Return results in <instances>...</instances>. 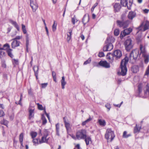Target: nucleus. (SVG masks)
Masks as SVG:
<instances>
[{
    "mask_svg": "<svg viewBox=\"0 0 149 149\" xmlns=\"http://www.w3.org/2000/svg\"><path fill=\"white\" fill-rule=\"evenodd\" d=\"M22 29L23 33L24 34L26 33H27V31H26V29L25 26L23 24H22Z\"/></svg>",
    "mask_w": 149,
    "mask_h": 149,
    "instance_id": "40",
    "label": "nucleus"
},
{
    "mask_svg": "<svg viewBox=\"0 0 149 149\" xmlns=\"http://www.w3.org/2000/svg\"><path fill=\"white\" fill-rule=\"evenodd\" d=\"M63 119L64 122L65 124L66 123H68L67 122V118L66 117H64L63 118Z\"/></svg>",
    "mask_w": 149,
    "mask_h": 149,
    "instance_id": "62",
    "label": "nucleus"
},
{
    "mask_svg": "<svg viewBox=\"0 0 149 149\" xmlns=\"http://www.w3.org/2000/svg\"><path fill=\"white\" fill-rule=\"evenodd\" d=\"M5 55L4 52L2 51H0V58L2 57Z\"/></svg>",
    "mask_w": 149,
    "mask_h": 149,
    "instance_id": "48",
    "label": "nucleus"
},
{
    "mask_svg": "<svg viewBox=\"0 0 149 149\" xmlns=\"http://www.w3.org/2000/svg\"><path fill=\"white\" fill-rule=\"evenodd\" d=\"M29 44V39L28 37V35H27L26 36V47H27H27H28V46Z\"/></svg>",
    "mask_w": 149,
    "mask_h": 149,
    "instance_id": "45",
    "label": "nucleus"
},
{
    "mask_svg": "<svg viewBox=\"0 0 149 149\" xmlns=\"http://www.w3.org/2000/svg\"><path fill=\"white\" fill-rule=\"evenodd\" d=\"M120 33L119 30L118 29H115L114 31V33L115 36H118Z\"/></svg>",
    "mask_w": 149,
    "mask_h": 149,
    "instance_id": "42",
    "label": "nucleus"
},
{
    "mask_svg": "<svg viewBox=\"0 0 149 149\" xmlns=\"http://www.w3.org/2000/svg\"><path fill=\"white\" fill-rule=\"evenodd\" d=\"M10 22L13 25L15 26V27L18 31L19 30V27L18 25L15 22L11 20H10Z\"/></svg>",
    "mask_w": 149,
    "mask_h": 149,
    "instance_id": "23",
    "label": "nucleus"
},
{
    "mask_svg": "<svg viewBox=\"0 0 149 149\" xmlns=\"http://www.w3.org/2000/svg\"><path fill=\"white\" fill-rule=\"evenodd\" d=\"M44 132L43 136L42 137L40 140H39V143L40 144L44 143H47L48 142L49 139L47 138L49 135L48 131L47 130H45Z\"/></svg>",
    "mask_w": 149,
    "mask_h": 149,
    "instance_id": "7",
    "label": "nucleus"
},
{
    "mask_svg": "<svg viewBox=\"0 0 149 149\" xmlns=\"http://www.w3.org/2000/svg\"><path fill=\"white\" fill-rule=\"evenodd\" d=\"M33 141L34 145L40 144L39 143V139H33Z\"/></svg>",
    "mask_w": 149,
    "mask_h": 149,
    "instance_id": "38",
    "label": "nucleus"
},
{
    "mask_svg": "<svg viewBox=\"0 0 149 149\" xmlns=\"http://www.w3.org/2000/svg\"><path fill=\"white\" fill-rule=\"evenodd\" d=\"M85 18H87L88 19H89V15L88 14H85L84 16L82 19H85Z\"/></svg>",
    "mask_w": 149,
    "mask_h": 149,
    "instance_id": "57",
    "label": "nucleus"
},
{
    "mask_svg": "<svg viewBox=\"0 0 149 149\" xmlns=\"http://www.w3.org/2000/svg\"><path fill=\"white\" fill-rule=\"evenodd\" d=\"M131 70L133 72L135 73L138 71V68L136 66H133L132 67Z\"/></svg>",
    "mask_w": 149,
    "mask_h": 149,
    "instance_id": "30",
    "label": "nucleus"
},
{
    "mask_svg": "<svg viewBox=\"0 0 149 149\" xmlns=\"http://www.w3.org/2000/svg\"><path fill=\"white\" fill-rule=\"evenodd\" d=\"M130 3V6L129 7L128 6H127V7L128 8V9L129 10H130L131 8V6L132 5V3L131 2V1H129Z\"/></svg>",
    "mask_w": 149,
    "mask_h": 149,
    "instance_id": "60",
    "label": "nucleus"
},
{
    "mask_svg": "<svg viewBox=\"0 0 149 149\" xmlns=\"http://www.w3.org/2000/svg\"><path fill=\"white\" fill-rule=\"evenodd\" d=\"M82 22L84 25H85L86 23L89 21V19H82Z\"/></svg>",
    "mask_w": 149,
    "mask_h": 149,
    "instance_id": "52",
    "label": "nucleus"
},
{
    "mask_svg": "<svg viewBox=\"0 0 149 149\" xmlns=\"http://www.w3.org/2000/svg\"><path fill=\"white\" fill-rule=\"evenodd\" d=\"M12 51L13 50L10 49H8L7 50V52L8 56L12 58L13 56V55L12 53Z\"/></svg>",
    "mask_w": 149,
    "mask_h": 149,
    "instance_id": "24",
    "label": "nucleus"
},
{
    "mask_svg": "<svg viewBox=\"0 0 149 149\" xmlns=\"http://www.w3.org/2000/svg\"><path fill=\"white\" fill-rule=\"evenodd\" d=\"M78 21L77 19H72V22L73 24H74L75 22H77Z\"/></svg>",
    "mask_w": 149,
    "mask_h": 149,
    "instance_id": "58",
    "label": "nucleus"
},
{
    "mask_svg": "<svg viewBox=\"0 0 149 149\" xmlns=\"http://www.w3.org/2000/svg\"><path fill=\"white\" fill-rule=\"evenodd\" d=\"M97 3H95L94 4L93 6L92 7L91 9V11L92 12H93V11L95 8L97 6Z\"/></svg>",
    "mask_w": 149,
    "mask_h": 149,
    "instance_id": "50",
    "label": "nucleus"
},
{
    "mask_svg": "<svg viewBox=\"0 0 149 149\" xmlns=\"http://www.w3.org/2000/svg\"><path fill=\"white\" fill-rule=\"evenodd\" d=\"M117 22L118 25L120 27H123L124 28L127 27L129 24V21L128 20L126 21H124L123 20L121 21L118 20Z\"/></svg>",
    "mask_w": 149,
    "mask_h": 149,
    "instance_id": "9",
    "label": "nucleus"
},
{
    "mask_svg": "<svg viewBox=\"0 0 149 149\" xmlns=\"http://www.w3.org/2000/svg\"><path fill=\"white\" fill-rule=\"evenodd\" d=\"M61 84L62 88V89H64L65 88V86L66 84V82L65 81V77L63 76L62 77V79L61 80Z\"/></svg>",
    "mask_w": 149,
    "mask_h": 149,
    "instance_id": "19",
    "label": "nucleus"
},
{
    "mask_svg": "<svg viewBox=\"0 0 149 149\" xmlns=\"http://www.w3.org/2000/svg\"><path fill=\"white\" fill-rule=\"evenodd\" d=\"M113 8L115 12H117L120 10L121 6L119 3H115L113 6Z\"/></svg>",
    "mask_w": 149,
    "mask_h": 149,
    "instance_id": "13",
    "label": "nucleus"
},
{
    "mask_svg": "<svg viewBox=\"0 0 149 149\" xmlns=\"http://www.w3.org/2000/svg\"><path fill=\"white\" fill-rule=\"evenodd\" d=\"M114 41V38L112 37H108L106 41V45L103 48V50L104 52L110 51L113 48V46L112 44V42Z\"/></svg>",
    "mask_w": 149,
    "mask_h": 149,
    "instance_id": "2",
    "label": "nucleus"
},
{
    "mask_svg": "<svg viewBox=\"0 0 149 149\" xmlns=\"http://www.w3.org/2000/svg\"><path fill=\"white\" fill-rule=\"evenodd\" d=\"M140 49L141 51V53L143 55L147 54L145 47H143L141 44L140 45Z\"/></svg>",
    "mask_w": 149,
    "mask_h": 149,
    "instance_id": "16",
    "label": "nucleus"
},
{
    "mask_svg": "<svg viewBox=\"0 0 149 149\" xmlns=\"http://www.w3.org/2000/svg\"><path fill=\"white\" fill-rule=\"evenodd\" d=\"M132 29L130 28L125 29L120 33V36L121 39H122L124 37L129 34L132 31Z\"/></svg>",
    "mask_w": 149,
    "mask_h": 149,
    "instance_id": "8",
    "label": "nucleus"
},
{
    "mask_svg": "<svg viewBox=\"0 0 149 149\" xmlns=\"http://www.w3.org/2000/svg\"><path fill=\"white\" fill-rule=\"evenodd\" d=\"M141 128L137 126V125L136 124V126L134 127V133H135L139 132L140 131Z\"/></svg>",
    "mask_w": 149,
    "mask_h": 149,
    "instance_id": "31",
    "label": "nucleus"
},
{
    "mask_svg": "<svg viewBox=\"0 0 149 149\" xmlns=\"http://www.w3.org/2000/svg\"><path fill=\"white\" fill-rule=\"evenodd\" d=\"M127 132L126 131H124L123 132V137L124 138H127L128 137L131 136L130 134H129L128 135L127 134Z\"/></svg>",
    "mask_w": 149,
    "mask_h": 149,
    "instance_id": "41",
    "label": "nucleus"
},
{
    "mask_svg": "<svg viewBox=\"0 0 149 149\" xmlns=\"http://www.w3.org/2000/svg\"><path fill=\"white\" fill-rule=\"evenodd\" d=\"M136 15V13L133 11L130 12L128 15V19H133Z\"/></svg>",
    "mask_w": 149,
    "mask_h": 149,
    "instance_id": "17",
    "label": "nucleus"
},
{
    "mask_svg": "<svg viewBox=\"0 0 149 149\" xmlns=\"http://www.w3.org/2000/svg\"><path fill=\"white\" fill-rule=\"evenodd\" d=\"M143 86L142 84H140L138 86V95L139 97H141V94L142 92Z\"/></svg>",
    "mask_w": 149,
    "mask_h": 149,
    "instance_id": "15",
    "label": "nucleus"
},
{
    "mask_svg": "<svg viewBox=\"0 0 149 149\" xmlns=\"http://www.w3.org/2000/svg\"><path fill=\"white\" fill-rule=\"evenodd\" d=\"M91 61V59L90 58H89L88 60H87L86 61L84 62V65H86L88 63H90Z\"/></svg>",
    "mask_w": 149,
    "mask_h": 149,
    "instance_id": "49",
    "label": "nucleus"
},
{
    "mask_svg": "<svg viewBox=\"0 0 149 149\" xmlns=\"http://www.w3.org/2000/svg\"><path fill=\"white\" fill-rule=\"evenodd\" d=\"M0 108L2 109H4V107L3 104H0Z\"/></svg>",
    "mask_w": 149,
    "mask_h": 149,
    "instance_id": "63",
    "label": "nucleus"
},
{
    "mask_svg": "<svg viewBox=\"0 0 149 149\" xmlns=\"http://www.w3.org/2000/svg\"><path fill=\"white\" fill-rule=\"evenodd\" d=\"M149 29V21L146 20L141 23L139 26L135 28V29L139 31H144Z\"/></svg>",
    "mask_w": 149,
    "mask_h": 149,
    "instance_id": "3",
    "label": "nucleus"
},
{
    "mask_svg": "<svg viewBox=\"0 0 149 149\" xmlns=\"http://www.w3.org/2000/svg\"><path fill=\"white\" fill-rule=\"evenodd\" d=\"M72 34V30L70 29L68 32L67 33V40L68 42H69L71 38V36Z\"/></svg>",
    "mask_w": 149,
    "mask_h": 149,
    "instance_id": "18",
    "label": "nucleus"
},
{
    "mask_svg": "<svg viewBox=\"0 0 149 149\" xmlns=\"http://www.w3.org/2000/svg\"><path fill=\"white\" fill-rule=\"evenodd\" d=\"M10 46L8 44L6 43L3 46V47L0 48V50L6 49H9Z\"/></svg>",
    "mask_w": 149,
    "mask_h": 149,
    "instance_id": "35",
    "label": "nucleus"
},
{
    "mask_svg": "<svg viewBox=\"0 0 149 149\" xmlns=\"http://www.w3.org/2000/svg\"><path fill=\"white\" fill-rule=\"evenodd\" d=\"M98 122L101 126H104L106 125V122L105 120L101 119H99Z\"/></svg>",
    "mask_w": 149,
    "mask_h": 149,
    "instance_id": "26",
    "label": "nucleus"
},
{
    "mask_svg": "<svg viewBox=\"0 0 149 149\" xmlns=\"http://www.w3.org/2000/svg\"><path fill=\"white\" fill-rule=\"evenodd\" d=\"M34 109H30L29 111V119H31L34 116Z\"/></svg>",
    "mask_w": 149,
    "mask_h": 149,
    "instance_id": "20",
    "label": "nucleus"
},
{
    "mask_svg": "<svg viewBox=\"0 0 149 149\" xmlns=\"http://www.w3.org/2000/svg\"><path fill=\"white\" fill-rule=\"evenodd\" d=\"M148 93L149 95V84H147L146 86V91H145L144 93L145 94Z\"/></svg>",
    "mask_w": 149,
    "mask_h": 149,
    "instance_id": "44",
    "label": "nucleus"
},
{
    "mask_svg": "<svg viewBox=\"0 0 149 149\" xmlns=\"http://www.w3.org/2000/svg\"><path fill=\"white\" fill-rule=\"evenodd\" d=\"M105 107H107V108L109 109V110H110V106L109 104H106L105 105Z\"/></svg>",
    "mask_w": 149,
    "mask_h": 149,
    "instance_id": "64",
    "label": "nucleus"
},
{
    "mask_svg": "<svg viewBox=\"0 0 149 149\" xmlns=\"http://www.w3.org/2000/svg\"><path fill=\"white\" fill-rule=\"evenodd\" d=\"M107 57L108 59L111 60L112 61L113 60V58L114 57L113 56V54H111L110 53L107 54Z\"/></svg>",
    "mask_w": 149,
    "mask_h": 149,
    "instance_id": "36",
    "label": "nucleus"
},
{
    "mask_svg": "<svg viewBox=\"0 0 149 149\" xmlns=\"http://www.w3.org/2000/svg\"><path fill=\"white\" fill-rule=\"evenodd\" d=\"M33 69L35 72V75L37 79V72H38V66H35L34 67Z\"/></svg>",
    "mask_w": 149,
    "mask_h": 149,
    "instance_id": "33",
    "label": "nucleus"
},
{
    "mask_svg": "<svg viewBox=\"0 0 149 149\" xmlns=\"http://www.w3.org/2000/svg\"><path fill=\"white\" fill-rule=\"evenodd\" d=\"M12 63L14 66L18 64V59H13L12 60Z\"/></svg>",
    "mask_w": 149,
    "mask_h": 149,
    "instance_id": "39",
    "label": "nucleus"
},
{
    "mask_svg": "<svg viewBox=\"0 0 149 149\" xmlns=\"http://www.w3.org/2000/svg\"><path fill=\"white\" fill-rule=\"evenodd\" d=\"M13 41L11 43V46L12 48H14L16 47L19 46L20 42L16 40H13Z\"/></svg>",
    "mask_w": 149,
    "mask_h": 149,
    "instance_id": "14",
    "label": "nucleus"
},
{
    "mask_svg": "<svg viewBox=\"0 0 149 149\" xmlns=\"http://www.w3.org/2000/svg\"><path fill=\"white\" fill-rule=\"evenodd\" d=\"M37 104L38 105V108L39 109L41 110H43V107L42 105L38 103Z\"/></svg>",
    "mask_w": 149,
    "mask_h": 149,
    "instance_id": "46",
    "label": "nucleus"
},
{
    "mask_svg": "<svg viewBox=\"0 0 149 149\" xmlns=\"http://www.w3.org/2000/svg\"><path fill=\"white\" fill-rule=\"evenodd\" d=\"M21 38H22L21 36H16V37L15 38L13 39V40H17V39L19 40V39H20Z\"/></svg>",
    "mask_w": 149,
    "mask_h": 149,
    "instance_id": "59",
    "label": "nucleus"
},
{
    "mask_svg": "<svg viewBox=\"0 0 149 149\" xmlns=\"http://www.w3.org/2000/svg\"><path fill=\"white\" fill-rule=\"evenodd\" d=\"M47 83H42L41 84L42 88H45L47 85Z\"/></svg>",
    "mask_w": 149,
    "mask_h": 149,
    "instance_id": "54",
    "label": "nucleus"
},
{
    "mask_svg": "<svg viewBox=\"0 0 149 149\" xmlns=\"http://www.w3.org/2000/svg\"><path fill=\"white\" fill-rule=\"evenodd\" d=\"M99 65L106 68H108L110 67L109 64L106 61H100L99 63Z\"/></svg>",
    "mask_w": 149,
    "mask_h": 149,
    "instance_id": "12",
    "label": "nucleus"
},
{
    "mask_svg": "<svg viewBox=\"0 0 149 149\" xmlns=\"http://www.w3.org/2000/svg\"><path fill=\"white\" fill-rule=\"evenodd\" d=\"M4 115V113L3 111L0 110V117H2Z\"/></svg>",
    "mask_w": 149,
    "mask_h": 149,
    "instance_id": "56",
    "label": "nucleus"
},
{
    "mask_svg": "<svg viewBox=\"0 0 149 149\" xmlns=\"http://www.w3.org/2000/svg\"><path fill=\"white\" fill-rule=\"evenodd\" d=\"M149 11V10L146 9H145L143 10V12L145 13H148Z\"/></svg>",
    "mask_w": 149,
    "mask_h": 149,
    "instance_id": "61",
    "label": "nucleus"
},
{
    "mask_svg": "<svg viewBox=\"0 0 149 149\" xmlns=\"http://www.w3.org/2000/svg\"><path fill=\"white\" fill-rule=\"evenodd\" d=\"M85 141L86 142V145H88L89 144V142L91 141V139L90 137L86 135V137L84 139Z\"/></svg>",
    "mask_w": 149,
    "mask_h": 149,
    "instance_id": "21",
    "label": "nucleus"
},
{
    "mask_svg": "<svg viewBox=\"0 0 149 149\" xmlns=\"http://www.w3.org/2000/svg\"><path fill=\"white\" fill-rule=\"evenodd\" d=\"M139 54V50L137 49L132 50L130 53L129 58L125 57L123 59L120 63V70L118 72V74L120 75L124 76L126 75L127 71L126 65L129 60H136Z\"/></svg>",
    "mask_w": 149,
    "mask_h": 149,
    "instance_id": "1",
    "label": "nucleus"
},
{
    "mask_svg": "<svg viewBox=\"0 0 149 149\" xmlns=\"http://www.w3.org/2000/svg\"><path fill=\"white\" fill-rule=\"evenodd\" d=\"M65 126L66 129L67 131L69 130L70 129V124L68 123L65 124Z\"/></svg>",
    "mask_w": 149,
    "mask_h": 149,
    "instance_id": "37",
    "label": "nucleus"
},
{
    "mask_svg": "<svg viewBox=\"0 0 149 149\" xmlns=\"http://www.w3.org/2000/svg\"><path fill=\"white\" fill-rule=\"evenodd\" d=\"M22 97H22V93H21L20 94V99L19 102V103L18 104H19L21 105H22L21 101H22Z\"/></svg>",
    "mask_w": 149,
    "mask_h": 149,
    "instance_id": "51",
    "label": "nucleus"
},
{
    "mask_svg": "<svg viewBox=\"0 0 149 149\" xmlns=\"http://www.w3.org/2000/svg\"><path fill=\"white\" fill-rule=\"evenodd\" d=\"M56 134L58 136H60L59 131V124L58 123L56 125Z\"/></svg>",
    "mask_w": 149,
    "mask_h": 149,
    "instance_id": "25",
    "label": "nucleus"
},
{
    "mask_svg": "<svg viewBox=\"0 0 149 149\" xmlns=\"http://www.w3.org/2000/svg\"><path fill=\"white\" fill-rule=\"evenodd\" d=\"M125 49L127 51L130 50L133 47V43L132 40L130 38L127 39L124 42Z\"/></svg>",
    "mask_w": 149,
    "mask_h": 149,
    "instance_id": "5",
    "label": "nucleus"
},
{
    "mask_svg": "<svg viewBox=\"0 0 149 149\" xmlns=\"http://www.w3.org/2000/svg\"><path fill=\"white\" fill-rule=\"evenodd\" d=\"M149 74V65L148 66L145 73V75H148Z\"/></svg>",
    "mask_w": 149,
    "mask_h": 149,
    "instance_id": "53",
    "label": "nucleus"
},
{
    "mask_svg": "<svg viewBox=\"0 0 149 149\" xmlns=\"http://www.w3.org/2000/svg\"><path fill=\"white\" fill-rule=\"evenodd\" d=\"M86 131L85 130H81L77 132L76 137L78 140L84 139L86 137Z\"/></svg>",
    "mask_w": 149,
    "mask_h": 149,
    "instance_id": "4",
    "label": "nucleus"
},
{
    "mask_svg": "<svg viewBox=\"0 0 149 149\" xmlns=\"http://www.w3.org/2000/svg\"><path fill=\"white\" fill-rule=\"evenodd\" d=\"M41 119L42 120V124L43 125H45L47 122V120L44 114L42 115Z\"/></svg>",
    "mask_w": 149,
    "mask_h": 149,
    "instance_id": "28",
    "label": "nucleus"
},
{
    "mask_svg": "<svg viewBox=\"0 0 149 149\" xmlns=\"http://www.w3.org/2000/svg\"><path fill=\"white\" fill-rule=\"evenodd\" d=\"M143 56L144 58L145 63L146 64L149 61V55L147 54H146Z\"/></svg>",
    "mask_w": 149,
    "mask_h": 149,
    "instance_id": "22",
    "label": "nucleus"
},
{
    "mask_svg": "<svg viewBox=\"0 0 149 149\" xmlns=\"http://www.w3.org/2000/svg\"><path fill=\"white\" fill-rule=\"evenodd\" d=\"M92 119V118L90 117L88 119H87L85 121L82 122V125L83 126L85 125L87 123L91 120Z\"/></svg>",
    "mask_w": 149,
    "mask_h": 149,
    "instance_id": "34",
    "label": "nucleus"
},
{
    "mask_svg": "<svg viewBox=\"0 0 149 149\" xmlns=\"http://www.w3.org/2000/svg\"><path fill=\"white\" fill-rule=\"evenodd\" d=\"M8 123V121L5 120L3 119V120L1 122V124L5 125H7Z\"/></svg>",
    "mask_w": 149,
    "mask_h": 149,
    "instance_id": "47",
    "label": "nucleus"
},
{
    "mask_svg": "<svg viewBox=\"0 0 149 149\" xmlns=\"http://www.w3.org/2000/svg\"><path fill=\"white\" fill-rule=\"evenodd\" d=\"M105 136L106 138L108 140L110 139V141H112L115 137L113 132L110 129H107L105 134Z\"/></svg>",
    "mask_w": 149,
    "mask_h": 149,
    "instance_id": "6",
    "label": "nucleus"
},
{
    "mask_svg": "<svg viewBox=\"0 0 149 149\" xmlns=\"http://www.w3.org/2000/svg\"><path fill=\"white\" fill-rule=\"evenodd\" d=\"M57 24V23L55 21H54L52 26V29L53 32L55 31L56 30Z\"/></svg>",
    "mask_w": 149,
    "mask_h": 149,
    "instance_id": "32",
    "label": "nucleus"
},
{
    "mask_svg": "<svg viewBox=\"0 0 149 149\" xmlns=\"http://www.w3.org/2000/svg\"><path fill=\"white\" fill-rule=\"evenodd\" d=\"M24 137V134L22 133L20 134L19 136V141L21 146H22V142Z\"/></svg>",
    "mask_w": 149,
    "mask_h": 149,
    "instance_id": "27",
    "label": "nucleus"
},
{
    "mask_svg": "<svg viewBox=\"0 0 149 149\" xmlns=\"http://www.w3.org/2000/svg\"><path fill=\"white\" fill-rule=\"evenodd\" d=\"M98 56L100 57H102L104 56V53L102 52H100L98 54Z\"/></svg>",
    "mask_w": 149,
    "mask_h": 149,
    "instance_id": "55",
    "label": "nucleus"
},
{
    "mask_svg": "<svg viewBox=\"0 0 149 149\" xmlns=\"http://www.w3.org/2000/svg\"><path fill=\"white\" fill-rule=\"evenodd\" d=\"M30 6L33 12H35L38 7L36 0H30Z\"/></svg>",
    "mask_w": 149,
    "mask_h": 149,
    "instance_id": "10",
    "label": "nucleus"
},
{
    "mask_svg": "<svg viewBox=\"0 0 149 149\" xmlns=\"http://www.w3.org/2000/svg\"><path fill=\"white\" fill-rule=\"evenodd\" d=\"M31 135L32 137V138L33 139L37 136V133L36 132H31Z\"/></svg>",
    "mask_w": 149,
    "mask_h": 149,
    "instance_id": "43",
    "label": "nucleus"
},
{
    "mask_svg": "<svg viewBox=\"0 0 149 149\" xmlns=\"http://www.w3.org/2000/svg\"><path fill=\"white\" fill-rule=\"evenodd\" d=\"M120 3L122 6H127L128 3L126 0H121Z\"/></svg>",
    "mask_w": 149,
    "mask_h": 149,
    "instance_id": "29",
    "label": "nucleus"
},
{
    "mask_svg": "<svg viewBox=\"0 0 149 149\" xmlns=\"http://www.w3.org/2000/svg\"><path fill=\"white\" fill-rule=\"evenodd\" d=\"M113 56L115 57L116 59L120 58L122 55L121 51L119 50H115L113 54Z\"/></svg>",
    "mask_w": 149,
    "mask_h": 149,
    "instance_id": "11",
    "label": "nucleus"
}]
</instances>
